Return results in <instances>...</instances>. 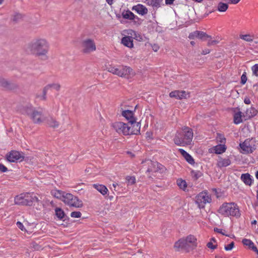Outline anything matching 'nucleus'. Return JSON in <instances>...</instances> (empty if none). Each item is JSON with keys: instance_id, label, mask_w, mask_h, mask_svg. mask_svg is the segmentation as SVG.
Returning <instances> with one entry per match:
<instances>
[{"instance_id": "nucleus-21", "label": "nucleus", "mask_w": 258, "mask_h": 258, "mask_svg": "<svg viewBox=\"0 0 258 258\" xmlns=\"http://www.w3.org/2000/svg\"><path fill=\"white\" fill-rule=\"evenodd\" d=\"M226 150V147L225 145L219 144L209 149V152L211 154H223Z\"/></svg>"}, {"instance_id": "nucleus-26", "label": "nucleus", "mask_w": 258, "mask_h": 258, "mask_svg": "<svg viewBox=\"0 0 258 258\" xmlns=\"http://www.w3.org/2000/svg\"><path fill=\"white\" fill-rule=\"evenodd\" d=\"M121 43L124 46L129 47L130 49H132V48H133L134 46L133 40L131 35H128L126 36L122 37Z\"/></svg>"}, {"instance_id": "nucleus-37", "label": "nucleus", "mask_w": 258, "mask_h": 258, "mask_svg": "<svg viewBox=\"0 0 258 258\" xmlns=\"http://www.w3.org/2000/svg\"><path fill=\"white\" fill-rule=\"evenodd\" d=\"M55 214L57 218L62 220L66 216V214L63 210L60 208H56L55 209Z\"/></svg>"}, {"instance_id": "nucleus-36", "label": "nucleus", "mask_w": 258, "mask_h": 258, "mask_svg": "<svg viewBox=\"0 0 258 258\" xmlns=\"http://www.w3.org/2000/svg\"><path fill=\"white\" fill-rule=\"evenodd\" d=\"M241 179L246 185H251V179L248 173L242 174L241 176Z\"/></svg>"}, {"instance_id": "nucleus-55", "label": "nucleus", "mask_w": 258, "mask_h": 258, "mask_svg": "<svg viewBox=\"0 0 258 258\" xmlns=\"http://www.w3.org/2000/svg\"><path fill=\"white\" fill-rule=\"evenodd\" d=\"M174 0H165L166 4L171 5L174 3Z\"/></svg>"}, {"instance_id": "nucleus-40", "label": "nucleus", "mask_w": 258, "mask_h": 258, "mask_svg": "<svg viewBox=\"0 0 258 258\" xmlns=\"http://www.w3.org/2000/svg\"><path fill=\"white\" fill-rule=\"evenodd\" d=\"M191 174L194 180L198 179L203 175L201 171L198 170H192L191 172Z\"/></svg>"}, {"instance_id": "nucleus-5", "label": "nucleus", "mask_w": 258, "mask_h": 258, "mask_svg": "<svg viewBox=\"0 0 258 258\" xmlns=\"http://www.w3.org/2000/svg\"><path fill=\"white\" fill-rule=\"evenodd\" d=\"M40 196L33 192H24L17 196L14 199L15 204L18 205L32 206L35 203L40 202Z\"/></svg>"}, {"instance_id": "nucleus-51", "label": "nucleus", "mask_w": 258, "mask_h": 258, "mask_svg": "<svg viewBox=\"0 0 258 258\" xmlns=\"http://www.w3.org/2000/svg\"><path fill=\"white\" fill-rule=\"evenodd\" d=\"M7 170V168L3 164H0V171L5 172Z\"/></svg>"}, {"instance_id": "nucleus-22", "label": "nucleus", "mask_w": 258, "mask_h": 258, "mask_svg": "<svg viewBox=\"0 0 258 258\" xmlns=\"http://www.w3.org/2000/svg\"><path fill=\"white\" fill-rule=\"evenodd\" d=\"M132 10L137 13L138 15L141 16L146 15L148 13V10L146 8V6L141 4H139L136 6H133Z\"/></svg>"}, {"instance_id": "nucleus-44", "label": "nucleus", "mask_w": 258, "mask_h": 258, "mask_svg": "<svg viewBox=\"0 0 258 258\" xmlns=\"http://www.w3.org/2000/svg\"><path fill=\"white\" fill-rule=\"evenodd\" d=\"M251 70L253 72V74L255 75L256 76H257L258 75V64H255L253 65L252 68Z\"/></svg>"}, {"instance_id": "nucleus-30", "label": "nucleus", "mask_w": 258, "mask_h": 258, "mask_svg": "<svg viewBox=\"0 0 258 258\" xmlns=\"http://www.w3.org/2000/svg\"><path fill=\"white\" fill-rule=\"evenodd\" d=\"M242 242L244 246H247L254 251L258 253V249L257 247L254 245V243L250 239L244 238L242 240Z\"/></svg>"}, {"instance_id": "nucleus-59", "label": "nucleus", "mask_w": 258, "mask_h": 258, "mask_svg": "<svg viewBox=\"0 0 258 258\" xmlns=\"http://www.w3.org/2000/svg\"><path fill=\"white\" fill-rule=\"evenodd\" d=\"M194 1L197 2V3H202L203 0H194Z\"/></svg>"}, {"instance_id": "nucleus-16", "label": "nucleus", "mask_w": 258, "mask_h": 258, "mask_svg": "<svg viewBox=\"0 0 258 258\" xmlns=\"http://www.w3.org/2000/svg\"><path fill=\"white\" fill-rule=\"evenodd\" d=\"M44 121L49 127L53 128H58L60 125L59 121L50 114H48L47 116H45Z\"/></svg>"}, {"instance_id": "nucleus-42", "label": "nucleus", "mask_w": 258, "mask_h": 258, "mask_svg": "<svg viewBox=\"0 0 258 258\" xmlns=\"http://www.w3.org/2000/svg\"><path fill=\"white\" fill-rule=\"evenodd\" d=\"M22 18L23 16L22 15L19 14V13H16L15 15L13 16L12 21L15 22H17Z\"/></svg>"}, {"instance_id": "nucleus-9", "label": "nucleus", "mask_w": 258, "mask_h": 258, "mask_svg": "<svg viewBox=\"0 0 258 258\" xmlns=\"http://www.w3.org/2000/svg\"><path fill=\"white\" fill-rule=\"evenodd\" d=\"M211 202V197L206 191L201 192L196 198V202L200 209L204 208L207 204Z\"/></svg>"}, {"instance_id": "nucleus-35", "label": "nucleus", "mask_w": 258, "mask_h": 258, "mask_svg": "<svg viewBox=\"0 0 258 258\" xmlns=\"http://www.w3.org/2000/svg\"><path fill=\"white\" fill-rule=\"evenodd\" d=\"M228 7L227 4L220 2L217 4V10L220 12H225L228 10Z\"/></svg>"}, {"instance_id": "nucleus-47", "label": "nucleus", "mask_w": 258, "mask_h": 258, "mask_svg": "<svg viewBox=\"0 0 258 258\" xmlns=\"http://www.w3.org/2000/svg\"><path fill=\"white\" fill-rule=\"evenodd\" d=\"M234 245V242L232 241V242H230V244L225 246V247H224L225 249L227 251L230 250L233 248Z\"/></svg>"}, {"instance_id": "nucleus-33", "label": "nucleus", "mask_w": 258, "mask_h": 258, "mask_svg": "<svg viewBox=\"0 0 258 258\" xmlns=\"http://www.w3.org/2000/svg\"><path fill=\"white\" fill-rule=\"evenodd\" d=\"M127 35H131V36L132 37L133 40V38H134V39H135V40H137L138 41L143 40V37H142V35L134 30H130L128 31H127Z\"/></svg>"}, {"instance_id": "nucleus-61", "label": "nucleus", "mask_w": 258, "mask_h": 258, "mask_svg": "<svg viewBox=\"0 0 258 258\" xmlns=\"http://www.w3.org/2000/svg\"><path fill=\"white\" fill-rule=\"evenodd\" d=\"M117 185V183H113V186L114 187H115Z\"/></svg>"}, {"instance_id": "nucleus-28", "label": "nucleus", "mask_w": 258, "mask_h": 258, "mask_svg": "<svg viewBox=\"0 0 258 258\" xmlns=\"http://www.w3.org/2000/svg\"><path fill=\"white\" fill-rule=\"evenodd\" d=\"M230 164L231 161L228 158L220 157L217 161V166L220 168H223L228 166Z\"/></svg>"}, {"instance_id": "nucleus-53", "label": "nucleus", "mask_w": 258, "mask_h": 258, "mask_svg": "<svg viewBox=\"0 0 258 258\" xmlns=\"http://www.w3.org/2000/svg\"><path fill=\"white\" fill-rule=\"evenodd\" d=\"M230 4H237L240 0H228Z\"/></svg>"}, {"instance_id": "nucleus-23", "label": "nucleus", "mask_w": 258, "mask_h": 258, "mask_svg": "<svg viewBox=\"0 0 258 258\" xmlns=\"http://www.w3.org/2000/svg\"><path fill=\"white\" fill-rule=\"evenodd\" d=\"M188 37L189 39H195L196 38H199L200 39H203L204 38H211V36H209V35L204 33V32L200 31H194L192 33H190L188 35Z\"/></svg>"}, {"instance_id": "nucleus-54", "label": "nucleus", "mask_w": 258, "mask_h": 258, "mask_svg": "<svg viewBox=\"0 0 258 258\" xmlns=\"http://www.w3.org/2000/svg\"><path fill=\"white\" fill-rule=\"evenodd\" d=\"M244 101L245 104H250V100L248 98H245Z\"/></svg>"}, {"instance_id": "nucleus-13", "label": "nucleus", "mask_w": 258, "mask_h": 258, "mask_svg": "<svg viewBox=\"0 0 258 258\" xmlns=\"http://www.w3.org/2000/svg\"><path fill=\"white\" fill-rule=\"evenodd\" d=\"M7 159L10 162H21L24 159L23 153L16 151H12L6 155Z\"/></svg>"}, {"instance_id": "nucleus-46", "label": "nucleus", "mask_w": 258, "mask_h": 258, "mask_svg": "<svg viewBox=\"0 0 258 258\" xmlns=\"http://www.w3.org/2000/svg\"><path fill=\"white\" fill-rule=\"evenodd\" d=\"M150 45L152 47V48L154 52H157V51L159 50V48H160L159 44H156V43H154V44H151Z\"/></svg>"}, {"instance_id": "nucleus-50", "label": "nucleus", "mask_w": 258, "mask_h": 258, "mask_svg": "<svg viewBox=\"0 0 258 258\" xmlns=\"http://www.w3.org/2000/svg\"><path fill=\"white\" fill-rule=\"evenodd\" d=\"M214 231H215L216 232H218V233H221L223 235H226V236H228V235H227L224 231H223V230L222 229H218V228H215L214 229Z\"/></svg>"}, {"instance_id": "nucleus-17", "label": "nucleus", "mask_w": 258, "mask_h": 258, "mask_svg": "<svg viewBox=\"0 0 258 258\" xmlns=\"http://www.w3.org/2000/svg\"><path fill=\"white\" fill-rule=\"evenodd\" d=\"M53 89L56 90V91H59L61 89V85L58 83L48 84V85L45 86L43 90V95L41 97V99L45 100L46 95L48 90L50 89Z\"/></svg>"}, {"instance_id": "nucleus-58", "label": "nucleus", "mask_w": 258, "mask_h": 258, "mask_svg": "<svg viewBox=\"0 0 258 258\" xmlns=\"http://www.w3.org/2000/svg\"><path fill=\"white\" fill-rule=\"evenodd\" d=\"M190 44H191L192 46H194V45L195 44V42L194 41H190Z\"/></svg>"}, {"instance_id": "nucleus-32", "label": "nucleus", "mask_w": 258, "mask_h": 258, "mask_svg": "<svg viewBox=\"0 0 258 258\" xmlns=\"http://www.w3.org/2000/svg\"><path fill=\"white\" fill-rule=\"evenodd\" d=\"M163 0H146V4L149 6L154 8H159L161 6Z\"/></svg>"}, {"instance_id": "nucleus-19", "label": "nucleus", "mask_w": 258, "mask_h": 258, "mask_svg": "<svg viewBox=\"0 0 258 258\" xmlns=\"http://www.w3.org/2000/svg\"><path fill=\"white\" fill-rule=\"evenodd\" d=\"M28 115L34 123L39 124L45 121V116L44 114H28Z\"/></svg>"}, {"instance_id": "nucleus-25", "label": "nucleus", "mask_w": 258, "mask_h": 258, "mask_svg": "<svg viewBox=\"0 0 258 258\" xmlns=\"http://www.w3.org/2000/svg\"><path fill=\"white\" fill-rule=\"evenodd\" d=\"M67 193L64 192L62 190H59L56 188H53L51 189L50 191L51 195L54 198L56 199L60 200L62 201L63 199H64V197H65V195Z\"/></svg>"}, {"instance_id": "nucleus-14", "label": "nucleus", "mask_w": 258, "mask_h": 258, "mask_svg": "<svg viewBox=\"0 0 258 258\" xmlns=\"http://www.w3.org/2000/svg\"><path fill=\"white\" fill-rule=\"evenodd\" d=\"M120 73V77L124 78L126 79H130L136 75L135 71L128 66L121 65Z\"/></svg>"}, {"instance_id": "nucleus-45", "label": "nucleus", "mask_w": 258, "mask_h": 258, "mask_svg": "<svg viewBox=\"0 0 258 258\" xmlns=\"http://www.w3.org/2000/svg\"><path fill=\"white\" fill-rule=\"evenodd\" d=\"M247 80V77L246 76V73H244L242 74L241 77V81L240 83L242 84H245L246 82V81Z\"/></svg>"}, {"instance_id": "nucleus-7", "label": "nucleus", "mask_w": 258, "mask_h": 258, "mask_svg": "<svg viewBox=\"0 0 258 258\" xmlns=\"http://www.w3.org/2000/svg\"><path fill=\"white\" fill-rule=\"evenodd\" d=\"M62 201L64 204L70 207L76 208H82L83 206V202L77 197L70 193H67Z\"/></svg>"}, {"instance_id": "nucleus-4", "label": "nucleus", "mask_w": 258, "mask_h": 258, "mask_svg": "<svg viewBox=\"0 0 258 258\" xmlns=\"http://www.w3.org/2000/svg\"><path fill=\"white\" fill-rule=\"evenodd\" d=\"M198 245V239L196 236L190 234L176 241L175 243L174 247L177 251L183 250L186 252H189L195 249Z\"/></svg>"}, {"instance_id": "nucleus-3", "label": "nucleus", "mask_w": 258, "mask_h": 258, "mask_svg": "<svg viewBox=\"0 0 258 258\" xmlns=\"http://www.w3.org/2000/svg\"><path fill=\"white\" fill-rule=\"evenodd\" d=\"M193 138L192 129L184 126L176 132L173 140L176 145L184 147L191 145Z\"/></svg>"}, {"instance_id": "nucleus-63", "label": "nucleus", "mask_w": 258, "mask_h": 258, "mask_svg": "<svg viewBox=\"0 0 258 258\" xmlns=\"http://www.w3.org/2000/svg\"><path fill=\"white\" fill-rule=\"evenodd\" d=\"M4 0H0V5L3 4Z\"/></svg>"}, {"instance_id": "nucleus-43", "label": "nucleus", "mask_w": 258, "mask_h": 258, "mask_svg": "<svg viewBox=\"0 0 258 258\" xmlns=\"http://www.w3.org/2000/svg\"><path fill=\"white\" fill-rule=\"evenodd\" d=\"M70 216L74 218H80L82 216V214L80 212H72Z\"/></svg>"}, {"instance_id": "nucleus-57", "label": "nucleus", "mask_w": 258, "mask_h": 258, "mask_svg": "<svg viewBox=\"0 0 258 258\" xmlns=\"http://www.w3.org/2000/svg\"><path fill=\"white\" fill-rule=\"evenodd\" d=\"M106 1L107 3L109 5H110V6H111V5H112L113 3V0H106Z\"/></svg>"}, {"instance_id": "nucleus-12", "label": "nucleus", "mask_w": 258, "mask_h": 258, "mask_svg": "<svg viewBox=\"0 0 258 258\" xmlns=\"http://www.w3.org/2000/svg\"><path fill=\"white\" fill-rule=\"evenodd\" d=\"M131 101H122L120 104V108L121 113H132L136 111V108L138 107V105H135Z\"/></svg>"}, {"instance_id": "nucleus-2", "label": "nucleus", "mask_w": 258, "mask_h": 258, "mask_svg": "<svg viewBox=\"0 0 258 258\" xmlns=\"http://www.w3.org/2000/svg\"><path fill=\"white\" fill-rule=\"evenodd\" d=\"M49 41L45 38H36L28 44V49L36 56L47 58L49 49Z\"/></svg>"}, {"instance_id": "nucleus-60", "label": "nucleus", "mask_w": 258, "mask_h": 258, "mask_svg": "<svg viewBox=\"0 0 258 258\" xmlns=\"http://www.w3.org/2000/svg\"><path fill=\"white\" fill-rule=\"evenodd\" d=\"M255 176H256V178L258 179V171L256 172Z\"/></svg>"}, {"instance_id": "nucleus-56", "label": "nucleus", "mask_w": 258, "mask_h": 258, "mask_svg": "<svg viewBox=\"0 0 258 258\" xmlns=\"http://www.w3.org/2000/svg\"><path fill=\"white\" fill-rule=\"evenodd\" d=\"M220 139H221V140H220V142L221 143H223L224 141H225V138L222 136H220Z\"/></svg>"}, {"instance_id": "nucleus-41", "label": "nucleus", "mask_w": 258, "mask_h": 258, "mask_svg": "<svg viewBox=\"0 0 258 258\" xmlns=\"http://www.w3.org/2000/svg\"><path fill=\"white\" fill-rule=\"evenodd\" d=\"M125 179L128 185H134L136 183V178L134 176H127Z\"/></svg>"}, {"instance_id": "nucleus-64", "label": "nucleus", "mask_w": 258, "mask_h": 258, "mask_svg": "<svg viewBox=\"0 0 258 258\" xmlns=\"http://www.w3.org/2000/svg\"><path fill=\"white\" fill-rule=\"evenodd\" d=\"M257 199L258 200V194H257Z\"/></svg>"}, {"instance_id": "nucleus-1", "label": "nucleus", "mask_w": 258, "mask_h": 258, "mask_svg": "<svg viewBox=\"0 0 258 258\" xmlns=\"http://www.w3.org/2000/svg\"><path fill=\"white\" fill-rule=\"evenodd\" d=\"M128 123L124 122H112L111 126L118 134L123 136L138 135L141 131V119L135 116V114H122Z\"/></svg>"}, {"instance_id": "nucleus-8", "label": "nucleus", "mask_w": 258, "mask_h": 258, "mask_svg": "<svg viewBox=\"0 0 258 258\" xmlns=\"http://www.w3.org/2000/svg\"><path fill=\"white\" fill-rule=\"evenodd\" d=\"M82 52L85 54H89L97 49L95 40L91 38H87L83 40L81 44Z\"/></svg>"}, {"instance_id": "nucleus-52", "label": "nucleus", "mask_w": 258, "mask_h": 258, "mask_svg": "<svg viewBox=\"0 0 258 258\" xmlns=\"http://www.w3.org/2000/svg\"><path fill=\"white\" fill-rule=\"evenodd\" d=\"M211 52V50L209 49H205L202 50V55H206V54L209 53Z\"/></svg>"}, {"instance_id": "nucleus-11", "label": "nucleus", "mask_w": 258, "mask_h": 258, "mask_svg": "<svg viewBox=\"0 0 258 258\" xmlns=\"http://www.w3.org/2000/svg\"><path fill=\"white\" fill-rule=\"evenodd\" d=\"M240 147L244 153L246 154L252 153L256 149L254 140L249 139H246L243 143H240Z\"/></svg>"}, {"instance_id": "nucleus-34", "label": "nucleus", "mask_w": 258, "mask_h": 258, "mask_svg": "<svg viewBox=\"0 0 258 258\" xmlns=\"http://www.w3.org/2000/svg\"><path fill=\"white\" fill-rule=\"evenodd\" d=\"M176 183L180 189L183 191H188V189L187 188V183L184 180H183L181 178H178L176 180Z\"/></svg>"}, {"instance_id": "nucleus-49", "label": "nucleus", "mask_w": 258, "mask_h": 258, "mask_svg": "<svg viewBox=\"0 0 258 258\" xmlns=\"http://www.w3.org/2000/svg\"><path fill=\"white\" fill-rule=\"evenodd\" d=\"M218 41L217 40H209L208 42L207 45L208 46H212V45H215L218 43Z\"/></svg>"}, {"instance_id": "nucleus-62", "label": "nucleus", "mask_w": 258, "mask_h": 258, "mask_svg": "<svg viewBox=\"0 0 258 258\" xmlns=\"http://www.w3.org/2000/svg\"><path fill=\"white\" fill-rule=\"evenodd\" d=\"M256 220H254L252 222V224H256Z\"/></svg>"}, {"instance_id": "nucleus-38", "label": "nucleus", "mask_w": 258, "mask_h": 258, "mask_svg": "<svg viewBox=\"0 0 258 258\" xmlns=\"http://www.w3.org/2000/svg\"><path fill=\"white\" fill-rule=\"evenodd\" d=\"M240 38L246 41L252 42L253 41L254 36L249 34H242L240 35Z\"/></svg>"}, {"instance_id": "nucleus-15", "label": "nucleus", "mask_w": 258, "mask_h": 258, "mask_svg": "<svg viewBox=\"0 0 258 258\" xmlns=\"http://www.w3.org/2000/svg\"><path fill=\"white\" fill-rule=\"evenodd\" d=\"M169 95L171 98H175L176 99H186L189 97V92L176 90L171 92Z\"/></svg>"}, {"instance_id": "nucleus-31", "label": "nucleus", "mask_w": 258, "mask_h": 258, "mask_svg": "<svg viewBox=\"0 0 258 258\" xmlns=\"http://www.w3.org/2000/svg\"><path fill=\"white\" fill-rule=\"evenodd\" d=\"M107 70L110 73L116 75L117 76L120 77L121 65L117 66V67H115V66H110V67L108 68Z\"/></svg>"}, {"instance_id": "nucleus-6", "label": "nucleus", "mask_w": 258, "mask_h": 258, "mask_svg": "<svg viewBox=\"0 0 258 258\" xmlns=\"http://www.w3.org/2000/svg\"><path fill=\"white\" fill-rule=\"evenodd\" d=\"M218 213L225 217L239 218L241 215L239 206L234 202L224 203L219 208Z\"/></svg>"}, {"instance_id": "nucleus-39", "label": "nucleus", "mask_w": 258, "mask_h": 258, "mask_svg": "<svg viewBox=\"0 0 258 258\" xmlns=\"http://www.w3.org/2000/svg\"><path fill=\"white\" fill-rule=\"evenodd\" d=\"M216 243V239L214 237H212L210 239V241L207 243V246L210 249H214L217 247V245L215 244Z\"/></svg>"}, {"instance_id": "nucleus-20", "label": "nucleus", "mask_w": 258, "mask_h": 258, "mask_svg": "<svg viewBox=\"0 0 258 258\" xmlns=\"http://www.w3.org/2000/svg\"><path fill=\"white\" fill-rule=\"evenodd\" d=\"M0 86L7 90H11L15 89L16 87L14 84L11 83L3 77H0Z\"/></svg>"}, {"instance_id": "nucleus-27", "label": "nucleus", "mask_w": 258, "mask_h": 258, "mask_svg": "<svg viewBox=\"0 0 258 258\" xmlns=\"http://www.w3.org/2000/svg\"><path fill=\"white\" fill-rule=\"evenodd\" d=\"M179 153L182 155V156L184 157V159L186 160L187 162H188L190 165L195 164V160L193 157L190 156L188 153L186 152L183 149H179L178 150Z\"/></svg>"}, {"instance_id": "nucleus-48", "label": "nucleus", "mask_w": 258, "mask_h": 258, "mask_svg": "<svg viewBox=\"0 0 258 258\" xmlns=\"http://www.w3.org/2000/svg\"><path fill=\"white\" fill-rule=\"evenodd\" d=\"M16 225L17 227L22 231H26V229H25L23 224L19 221H18L16 223Z\"/></svg>"}, {"instance_id": "nucleus-10", "label": "nucleus", "mask_w": 258, "mask_h": 258, "mask_svg": "<svg viewBox=\"0 0 258 258\" xmlns=\"http://www.w3.org/2000/svg\"><path fill=\"white\" fill-rule=\"evenodd\" d=\"M145 163L148 165V167L147 171L148 172H152V173L159 172L163 173L165 171V167L156 162H153L151 160H146L144 162Z\"/></svg>"}, {"instance_id": "nucleus-24", "label": "nucleus", "mask_w": 258, "mask_h": 258, "mask_svg": "<svg viewBox=\"0 0 258 258\" xmlns=\"http://www.w3.org/2000/svg\"><path fill=\"white\" fill-rule=\"evenodd\" d=\"M121 16L122 18L133 21L135 19H139L138 16L134 14V13L130 11L129 10H123L122 12Z\"/></svg>"}, {"instance_id": "nucleus-29", "label": "nucleus", "mask_w": 258, "mask_h": 258, "mask_svg": "<svg viewBox=\"0 0 258 258\" xmlns=\"http://www.w3.org/2000/svg\"><path fill=\"white\" fill-rule=\"evenodd\" d=\"M93 186L103 196L106 195L108 192L107 187L103 184H98V183H94Z\"/></svg>"}, {"instance_id": "nucleus-18", "label": "nucleus", "mask_w": 258, "mask_h": 258, "mask_svg": "<svg viewBox=\"0 0 258 258\" xmlns=\"http://www.w3.org/2000/svg\"><path fill=\"white\" fill-rule=\"evenodd\" d=\"M254 116V115H249L248 114H234L233 117V121L234 123L239 124L243 121H246L248 119Z\"/></svg>"}]
</instances>
